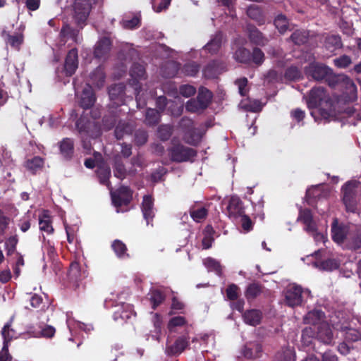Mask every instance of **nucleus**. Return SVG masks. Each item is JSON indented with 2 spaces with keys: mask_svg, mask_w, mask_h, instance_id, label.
Returning <instances> with one entry per match:
<instances>
[{
  "mask_svg": "<svg viewBox=\"0 0 361 361\" xmlns=\"http://www.w3.org/2000/svg\"><path fill=\"white\" fill-rule=\"evenodd\" d=\"M141 211L147 225L153 226V219L155 216L154 199L151 195H145L142 197Z\"/></svg>",
  "mask_w": 361,
  "mask_h": 361,
  "instance_id": "obj_10",
  "label": "nucleus"
},
{
  "mask_svg": "<svg viewBox=\"0 0 361 361\" xmlns=\"http://www.w3.org/2000/svg\"><path fill=\"white\" fill-rule=\"evenodd\" d=\"M345 247L348 250L361 252V230H358L354 235H350L345 243Z\"/></svg>",
  "mask_w": 361,
  "mask_h": 361,
  "instance_id": "obj_33",
  "label": "nucleus"
},
{
  "mask_svg": "<svg viewBox=\"0 0 361 361\" xmlns=\"http://www.w3.org/2000/svg\"><path fill=\"white\" fill-rule=\"evenodd\" d=\"M331 238L338 245H343L347 243L350 234V227L347 224L341 222L337 218H334L331 223Z\"/></svg>",
  "mask_w": 361,
  "mask_h": 361,
  "instance_id": "obj_6",
  "label": "nucleus"
},
{
  "mask_svg": "<svg viewBox=\"0 0 361 361\" xmlns=\"http://www.w3.org/2000/svg\"><path fill=\"white\" fill-rule=\"evenodd\" d=\"M59 154L61 158L70 161L73 159L75 154V144L73 138L64 137L58 142Z\"/></svg>",
  "mask_w": 361,
  "mask_h": 361,
  "instance_id": "obj_14",
  "label": "nucleus"
},
{
  "mask_svg": "<svg viewBox=\"0 0 361 361\" xmlns=\"http://www.w3.org/2000/svg\"><path fill=\"white\" fill-rule=\"evenodd\" d=\"M264 54L258 47H255L251 53V62L257 66H261L264 61Z\"/></svg>",
  "mask_w": 361,
  "mask_h": 361,
  "instance_id": "obj_59",
  "label": "nucleus"
},
{
  "mask_svg": "<svg viewBox=\"0 0 361 361\" xmlns=\"http://www.w3.org/2000/svg\"><path fill=\"white\" fill-rule=\"evenodd\" d=\"M167 173V169L164 166H159L150 175V180L157 183L162 180L163 176Z\"/></svg>",
  "mask_w": 361,
  "mask_h": 361,
  "instance_id": "obj_63",
  "label": "nucleus"
},
{
  "mask_svg": "<svg viewBox=\"0 0 361 361\" xmlns=\"http://www.w3.org/2000/svg\"><path fill=\"white\" fill-rule=\"evenodd\" d=\"M2 37L5 39L7 45H9L12 49L19 51L20 47L24 42V35L23 32H16L11 35L6 31H3Z\"/></svg>",
  "mask_w": 361,
  "mask_h": 361,
  "instance_id": "obj_24",
  "label": "nucleus"
},
{
  "mask_svg": "<svg viewBox=\"0 0 361 361\" xmlns=\"http://www.w3.org/2000/svg\"><path fill=\"white\" fill-rule=\"evenodd\" d=\"M242 316L245 324L252 326H256L261 323L263 314L259 310L251 309L245 311Z\"/></svg>",
  "mask_w": 361,
  "mask_h": 361,
  "instance_id": "obj_26",
  "label": "nucleus"
},
{
  "mask_svg": "<svg viewBox=\"0 0 361 361\" xmlns=\"http://www.w3.org/2000/svg\"><path fill=\"white\" fill-rule=\"evenodd\" d=\"M309 38V32L305 30H296L290 36V40L296 45L305 44Z\"/></svg>",
  "mask_w": 361,
  "mask_h": 361,
  "instance_id": "obj_41",
  "label": "nucleus"
},
{
  "mask_svg": "<svg viewBox=\"0 0 361 361\" xmlns=\"http://www.w3.org/2000/svg\"><path fill=\"white\" fill-rule=\"evenodd\" d=\"M325 318V313L322 310L315 309L312 311H309L304 316L303 322L305 324L318 326L320 324L326 322V321H324Z\"/></svg>",
  "mask_w": 361,
  "mask_h": 361,
  "instance_id": "obj_22",
  "label": "nucleus"
},
{
  "mask_svg": "<svg viewBox=\"0 0 361 361\" xmlns=\"http://www.w3.org/2000/svg\"><path fill=\"white\" fill-rule=\"evenodd\" d=\"M302 302V288L293 284L287 288L285 291V303L288 307L299 306Z\"/></svg>",
  "mask_w": 361,
  "mask_h": 361,
  "instance_id": "obj_9",
  "label": "nucleus"
},
{
  "mask_svg": "<svg viewBox=\"0 0 361 361\" xmlns=\"http://www.w3.org/2000/svg\"><path fill=\"white\" fill-rule=\"evenodd\" d=\"M342 202L345 205V211L348 213H357V195L356 185L352 181L345 183L341 188Z\"/></svg>",
  "mask_w": 361,
  "mask_h": 361,
  "instance_id": "obj_4",
  "label": "nucleus"
},
{
  "mask_svg": "<svg viewBox=\"0 0 361 361\" xmlns=\"http://www.w3.org/2000/svg\"><path fill=\"white\" fill-rule=\"evenodd\" d=\"M246 13L247 16L255 20L258 25H262L265 23V16L259 6L251 5L247 8Z\"/></svg>",
  "mask_w": 361,
  "mask_h": 361,
  "instance_id": "obj_32",
  "label": "nucleus"
},
{
  "mask_svg": "<svg viewBox=\"0 0 361 361\" xmlns=\"http://www.w3.org/2000/svg\"><path fill=\"white\" fill-rule=\"evenodd\" d=\"M96 102L95 94L90 87L83 89L79 100V106L83 109H90Z\"/></svg>",
  "mask_w": 361,
  "mask_h": 361,
  "instance_id": "obj_23",
  "label": "nucleus"
},
{
  "mask_svg": "<svg viewBox=\"0 0 361 361\" xmlns=\"http://www.w3.org/2000/svg\"><path fill=\"white\" fill-rule=\"evenodd\" d=\"M262 351V345L258 343H254L250 344V346L246 345L245 347L243 354L246 358L255 359L260 356Z\"/></svg>",
  "mask_w": 361,
  "mask_h": 361,
  "instance_id": "obj_38",
  "label": "nucleus"
},
{
  "mask_svg": "<svg viewBox=\"0 0 361 361\" xmlns=\"http://www.w3.org/2000/svg\"><path fill=\"white\" fill-rule=\"evenodd\" d=\"M338 330L343 334L346 342H356L361 340V332L357 329L350 327L347 324H342Z\"/></svg>",
  "mask_w": 361,
  "mask_h": 361,
  "instance_id": "obj_25",
  "label": "nucleus"
},
{
  "mask_svg": "<svg viewBox=\"0 0 361 361\" xmlns=\"http://www.w3.org/2000/svg\"><path fill=\"white\" fill-rule=\"evenodd\" d=\"M222 34L217 32L203 47V49L213 55L216 54L220 50L222 45Z\"/></svg>",
  "mask_w": 361,
  "mask_h": 361,
  "instance_id": "obj_27",
  "label": "nucleus"
},
{
  "mask_svg": "<svg viewBox=\"0 0 361 361\" xmlns=\"http://www.w3.org/2000/svg\"><path fill=\"white\" fill-rule=\"evenodd\" d=\"M226 69L225 63L219 59H214L207 63L202 69L203 76L207 79L217 78Z\"/></svg>",
  "mask_w": 361,
  "mask_h": 361,
  "instance_id": "obj_12",
  "label": "nucleus"
},
{
  "mask_svg": "<svg viewBox=\"0 0 361 361\" xmlns=\"http://www.w3.org/2000/svg\"><path fill=\"white\" fill-rule=\"evenodd\" d=\"M190 344V337L188 334L178 336L172 345H168L166 353L170 355H178L182 353Z\"/></svg>",
  "mask_w": 361,
  "mask_h": 361,
  "instance_id": "obj_15",
  "label": "nucleus"
},
{
  "mask_svg": "<svg viewBox=\"0 0 361 361\" xmlns=\"http://www.w3.org/2000/svg\"><path fill=\"white\" fill-rule=\"evenodd\" d=\"M161 120V113L155 109H148L145 114V123L148 126H157Z\"/></svg>",
  "mask_w": 361,
  "mask_h": 361,
  "instance_id": "obj_37",
  "label": "nucleus"
},
{
  "mask_svg": "<svg viewBox=\"0 0 361 361\" xmlns=\"http://www.w3.org/2000/svg\"><path fill=\"white\" fill-rule=\"evenodd\" d=\"M39 229L42 231L46 232L47 234H51L54 233V230L49 216L44 214L42 218H39Z\"/></svg>",
  "mask_w": 361,
  "mask_h": 361,
  "instance_id": "obj_51",
  "label": "nucleus"
},
{
  "mask_svg": "<svg viewBox=\"0 0 361 361\" xmlns=\"http://www.w3.org/2000/svg\"><path fill=\"white\" fill-rule=\"evenodd\" d=\"M133 190L128 186L121 185L114 191H111L113 204L119 208L128 206L133 200Z\"/></svg>",
  "mask_w": 361,
  "mask_h": 361,
  "instance_id": "obj_7",
  "label": "nucleus"
},
{
  "mask_svg": "<svg viewBox=\"0 0 361 361\" xmlns=\"http://www.w3.org/2000/svg\"><path fill=\"white\" fill-rule=\"evenodd\" d=\"M324 46L331 51L341 49L343 46L341 37L336 35H329L325 38Z\"/></svg>",
  "mask_w": 361,
  "mask_h": 361,
  "instance_id": "obj_35",
  "label": "nucleus"
},
{
  "mask_svg": "<svg viewBox=\"0 0 361 361\" xmlns=\"http://www.w3.org/2000/svg\"><path fill=\"white\" fill-rule=\"evenodd\" d=\"M274 24L281 34H284L288 30V20L283 14H279L274 18Z\"/></svg>",
  "mask_w": 361,
  "mask_h": 361,
  "instance_id": "obj_47",
  "label": "nucleus"
},
{
  "mask_svg": "<svg viewBox=\"0 0 361 361\" xmlns=\"http://www.w3.org/2000/svg\"><path fill=\"white\" fill-rule=\"evenodd\" d=\"M240 217L243 231L246 233L251 231L253 229V223L250 216L244 214Z\"/></svg>",
  "mask_w": 361,
  "mask_h": 361,
  "instance_id": "obj_64",
  "label": "nucleus"
},
{
  "mask_svg": "<svg viewBox=\"0 0 361 361\" xmlns=\"http://www.w3.org/2000/svg\"><path fill=\"white\" fill-rule=\"evenodd\" d=\"M134 130V126L128 121H120L116 126L114 134L117 140H121L125 135H130Z\"/></svg>",
  "mask_w": 361,
  "mask_h": 361,
  "instance_id": "obj_29",
  "label": "nucleus"
},
{
  "mask_svg": "<svg viewBox=\"0 0 361 361\" xmlns=\"http://www.w3.org/2000/svg\"><path fill=\"white\" fill-rule=\"evenodd\" d=\"M185 109L190 113H197L206 109L196 98L189 99L186 103Z\"/></svg>",
  "mask_w": 361,
  "mask_h": 361,
  "instance_id": "obj_53",
  "label": "nucleus"
},
{
  "mask_svg": "<svg viewBox=\"0 0 361 361\" xmlns=\"http://www.w3.org/2000/svg\"><path fill=\"white\" fill-rule=\"evenodd\" d=\"M226 210L228 217L232 219H237L245 212L244 204L237 195L231 197Z\"/></svg>",
  "mask_w": 361,
  "mask_h": 361,
  "instance_id": "obj_13",
  "label": "nucleus"
},
{
  "mask_svg": "<svg viewBox=\"0 0 361 361\" xmlns=\"http://www.w3.org/2000/svg\"><path fill=\"white\" fill-rule=\"evenodd\" d=\"M200 68V65L192 61L185 63L182 68V72L187 76L194 77L198 73Z\"/></svg>",
  "mask_w": 361,
  "mask_h": 361,
  "instance_id": "obj_52",
  "label": "nucleus"
},
{
  "mask_svg": "<svg viewBox=\"0 0 361 361\" xmlns=\"http://www.w3.org/2000/svg\"><path fill=\"white\" fill-rule=\"evenodd\" d=\"M111 176V171L109 168H102L97 171V177L101 184L106 185L111 189V183L109 178Z\"/></svg>",
  "mask_w": 361,
  "mask_h": 361,
  "instance_id": "obj_50",
  "label": "nucleus"
},
{
  "mask_svg": "<svg viewBox=\"0 0 361 361\" xmlns=\"http://www.w3.org/2000/svg\"><path fill=\"white\" fill-rule=\"evenodd\" d=\"M114 174L120 180H123L127 176V171L125 165L121 159H116L114 164Z\"/></svg>",
  "mask_w": 361,
  "mask_h": 361,
  "instance_id": "obj_48",
  "label": "nucleus"
},
{
  "mask_svg": "<svg viewBox=\"0 0 361 361\" xmlns=\"http://www.w3.org/2000/svg\"><path fill=\"white\" fill-rule=\"evenodd\" d=\"M240 293V288L235 283L229 284L226 289L228 300L235 301L238 299Z\"/></svg>",
  "mask_w": 361,
  "mask_h": 361,
  "instance_id": "obj_54",
  "label": "nucleus"
},
{
  "mask_svg": "<svg viewBox=\"0 0 361 361\" xmlns=\"http://www.w3.org/2000/svg\"><path fill=\"white\" fill-rule=\"evenodd\" d=\"M247 31L251 43L255 45L264 46L268 42L267 38L254 25L247 24Z\"/></svg>",
  "mask_w": 361,
  "mask_h": 361,
  "instance_id": "obj_21",
  "label": "nucleus"
},
{
  "mask_svg": "<svg viewBox=\"0 0 361 361\" xmlns=\"http://www.w3.org/2000/svg\"><path fill=\"white\" fill-rule=\"evenodd\" d=\"M78 67V49L73 48L71 49L66 57L65 63L63 66V71L66 76L71 77L76 71Z\"/></svg>",
  "mask_w": 361,
  "mask_h": 361,
  "instance_id": "obj_17",
  "label": "nucleus"
},
{
  "mask_svg": "<svg viewBox=\"0 0 361 361\" xmlns=\"http://www.w3.org/2000/svg\"><path fill=\"white\" fill-rule=\"evenodd\" d=\"M68 276L71 280L78 281L87 276L85 270H81L80 265L78 262L71 263L68 270Z\"/></svg>",
  "mask_w": 361,
  "mask_h": 361,
  "instance_id": "obj_31",
  "label": "nucleus"
},
{
  "mask_svg": "<svg viewBox=\"0 0 361 361\" xmlns=\"http://www.w3.org/2000/svg\"><path fill=\"white\" fill-rule=\"evenodd\" d=\"M105 78L104 68L101 66L97 67L90 75V82L97 88L104 86Z\"/></svg>",
  "mask_w": 361,
  "mask_h": 361,
  "instance_id": "obj_30",
  "label": "nucleus"
},
{
  "mask_svg": "<svg viewBox=\"0 0 361 361\" xmlns=\"http://www.w3.org/2000/svg\"><path fill=\"white\" fill-rule=\"evenodd\" d=\"M305 73L308 78H311L317 82H324L330 87L334 88L340 82H344L346 85H350V89L353 92H356V85L349 77L344 74L335 73L331 68L324 63L317 61L311 62L305 68Z\"/></svg>",
  "mask_w": 361,
  "mask_h": 361,
  "instance_id": "obj_1",
  "label": "nucleus"
},
{
  "mask_svg": "<svg viewBox=\"0 0 361 361\" xmlns=\"http://www.w3.org/2000/svg\"><path fill=\"white\" fill-rule=\"evenodd\" d=\"M130 75L132 78V85L135 86L136 99H137L142 89V86L138 81L146 78L145 67L140 63H133L130 70Z\"/></svg>",
  "mask_w": 361,
  "mask_h": 361,
  "instance_id": "obj_11",
  "label": "nucleus"
},
{
  "mask_svg": "<svg viewBox=\"0 0 361 361\" xmlns=\"http://www.w3.org/2000/svg\"><path fill=\"white\" fill-rule=\"evenodd\" d=\"M317 266L324 271H333L338 269V265L334 259H327L326 260L319 262Z\"/></svg>",
  "mask_w": 361,
  "mask_h": 361,
  "instance_id": "obj_57",
  "label": "nucleus"
},
{
  "mask_svg": "<svg viewBox=\"0 0 361 361\" xmlns=\"http://www.w3.org/2000/svg\"><path fill=\"white\" fill-rule=\"evenodd\" d=\"M112 46V41L108 37L100 38L96 43L94 49V56L96 59H104L108 57Z\"/></svg>",
  "mask_w": 361,
  "mask_h": 361,
  "instance_id": "obj_18",
  "label": "nucleus"
},
{
  "mask_svg": "<svg viewBox=\"0 0 361 361\" xmlns=\"http://www.w3.org/2000/svg\"><path fill=\"white\" fill-rule=\"evenodd\" d=\"M111 247L118 257H123L125 255H128L126 254L127 247L120 240H115L111 244Z\"/></svg>",
  "mask_w": 361,
  "mask_h": 361,
  "instance_id": "obj_55",
  "label": "nucleus"
},
{
  "mask_svg": "<svg viewBox=\"0 0 361 361\" xmlns=\"http://www.w3.org/2000/svg\"><path fill=\"white\" fill-rule=\"evenodd\" d=\"M148 140V133L145 130L138 129L135 133L134 142L137 146L144 145Z\"/></svg>",
  "mask_w": 361,
  "mask_h": 361,
  "instance_id": "obj_58",
  "label": "nucleus"
},
{
  "mask_svg": "<svg viewBox=\"0 0 361 361\" xmlns=\"http://www.w3.org/2000/svg\"><path fill=\"white\" fill-rule=\"evenodd\" d=\"M75 128L81 139L85 137L96 138L101 134L99 126L91 120L85 112L76 121Z\"/></svg>",
  "mask_w": 361,
  "mask_h": 361,
  "instance_id": "obj_3",
  "label": "nucleus"
},
{
  "mask_svg": "<svg viewBox=\"0 0 361 361\" xmlns=\"http://www.w3.org/2000/svg\"><path fill=\"white\" fill-rule=\"evenodd\" d=\"M91 4L90 0H77L74 4V18L78 25H83L90 14Z\"/></svg>",
  "mask_w": 361,
  "mask_h": 361,
  "instance_id": "obj_8",
  "label": "nucleus"
},
{
  "mask_svg": "<svg viewBox=\"0 0 361 361\" xmlns=\"http://www.w3.org/2000/svg\"><path fill=\"white\" fill-rule=\"evenodd\" d=\"M187 324L186 319L182 316H176L170 319L168 323V329L170 331H173V329L177 326H183Z\"/></svg>",
  "mask_w": 361,
  "mask_h": 361,
  "instance_id": "obj_61",
  "label": "nucleus"
},
{
  "mask_svg": "<svg viewBox=\"0 0 361 361\" xmlns=\"http://www.w3.org/2000/svg\"><path fill=\"white\" fill-rule=\"evenodd\" d=\"M264 288V286L259 282L250 283L245 290V296L247 301H252L256 299L262 293Z\"/></svg>",
  "mask_w": 361,
  "mask_h": 361,
  "instance_id": "obj_28",
  "label": "nucleus"
},
{
  "mask_svg": "<svg viewBox=\"0 0 361 361\" xmlns=\"http://www.w3.org/2000/svg\"><path fill=\"white\" fill-rule=\"evenodd\" d=\"M165 299L166 295L161 290L154 289L151 290L149 300L153 310H156L158 306L164 302Z\"/></svg>",
  "mask_w": 361,
  "mask_h": 361,
  "instance_id": "obj_45",
  "label": "nucleus"
},
{
  "mask_svg": "<svg viewBox=\"0 0 361 361\" xmlns=\"http://www.w3.org/2000/svg\"><path fill=\"white\" fill-rule=\"evenodd\" d=\"M316 338L325 345L334 344V333L328 322H323L317 326Z\"/></svg>",
  "mask_w": 361,
  "mask_h": 361,
  "instance_id": "obj_16",
  "label": "nucleus"
},
{
  "mask_svg": "<svg viewBox=\"0 0 361 361\" xmlns=\"http://www.w3.org/2000/svg\"><path fill=\"white\" fill-rule=\"evenodd\" d=\"M178 69V63L175 62H169L166 63L161 68V74L164 78H171L177 75Z\"/></svg>",
  "mask_w": 361,
  "mask_h": 361,
  "instance_id": "obj_46",
  "label": "nucleus"
},
{
  "mask_svg": "<svg viewBox=\"0 0 361 361\" xmlns=\"http://www.w3.org/2000/svg\"><path fill=\"white\" fill-rule=\"evenodd\" d=\"M189 214L190 217L197 223L202 222L208 215V209L204 207H196L193 206L190 208Z\"/></svg>",
  "mask_w": 361,
  "mask_h": 361,
  "instance_id": "obj_39",
  "label": "nucleus"
},
{
  "mask_svg": "<svg viewBox=\"0 0 361 361\" xmlns=\"http://www.w3.org/2000/svg\"><path fill=\"white\" fill-rule=\"evenodd\" d=\"M110 99L116 105L121 106L125 102L126 86L123 83L114 84L109 88Z\"/></svg>",
  "mask_w": 361,
  "mask_h": 361,
  "instance_id": "obj_19",
  "label": "nucleus"
},
{
  "mask_svg": "<svg viewBox=\"0 0 361 361\" xmlns=\"http://www.w3.org/2000/svg\"><path fill=\"white\" fill-rule=\"evenodd\" d=\"M234 59L241 63L250 64L251 63V52L245 47H239L233 54Z\"/></svg>",
  "mask_w": 361,
  "mask_h": 361,
  "instance_id": "obj_36",
  "label": "nucleus"
},
{
  "mask_svg": "<svg viewBox=\"0 0 361 361\" xmlns=\"http://www.w3.org/2000/svg\"><path fill=\"white\" fill-rule=\"evenodd\" d=\"M184 133L185 141L191 145L197 144L202 138L201 134L198 132L197 128L192 127L186 130Z\"/></svg>",
  "mask_w": 361,
  "mask_h": 361,
  "instance_id": "obj_40",
  "label": "nucleus"
},
{
  "mask_svg": "<svg viewBox=\"0 0 361 361\" xmlns=\"http://www.w3.org/2000/svg\"><path fill=\"white\" fill-rule=\"evenodd\" d=\"M25 166L32 174H35L39 169H42L44 159L39 156H35L30 159H27Z\"/></svg>",
  "mask_w": 361,
  "mask_h": 361,
  "instance_id": "obj_42",
  "label": "nucleus"
},
{
  "mask_svg": "<svg viewBox=\"0 0 361 361\" xmlns=\"http://www.w3.org/2000/svg\"><path fill=\"white\" fill-rule=\"evenodd\" d=\"M18 242V239L17 235L11 236L6 240L5 249L6 250L7 255H11L15 252Z\"/></svg>",
  "mask_w": 361,
  "mask_h": 361,
  "instance_id": "obj_60",
  "label": "nucleus"
},
{
  "mask_svg": "<svg viewBox=\"0 0 361 361\" xmlns=\"http://www.w3.org/2000/svg\"><path fill=\"white\" fill-rule=\"evenodd\" d=\"M204 264L210 271H214L219 276L221 275V265L216 259L211 257H208L205 259Z\"/></svg>",
  "mask_w": 361,
  "mask_h": 361,
  "instance_id": "obj_56",
  "label": "nucleus"
},
{
  "mask_svg": "<svg viewBox=\"0 0 361 361\" xmlns=\"http://www.w3.org/2000/svg\"><path fill=\"white\" fill-rule=\"evenodd\" d=\"M212 92L206 87H201L196 99L205 109L208 107L212 99Z\"/></svg>",
  "mask_w": 361,
  "mask_h": 361,
  "instance_id": "obj_44",
  "label": "nucleus"
},
{
  "mask_svg": "<svg viewBox=\"0 0 361 361\" xmlns=\"http://www.w3.org/2000/svg\"><path fill=\"white\" fill-rule=\"evenodd\" d=\"M173 133V127L171 125H161L157 129L158 137L162 141L170 139Z\"/></svg>",
  "mask_w": 361,
  "mask_h": 361,
  "instance_id": "obj_49",
  "label": "nucleus"
},
{
  "mask_svg": "<svg viewBox=\"0 0 361 361\" xmlns=\"http://www.w3.org/2000/svg\"><path fill=\"white\" fill-rule=\"evenodd\" d=\"M118 117V116L115 110L109 111L105 114L102 118V124L105 130L112 129L116 123Z\"/></svg>",
  "mask_w": 361,
  "mask_h": 361,
  "instance_id": "obj_43",
  "label": "nucleus"
},
{
  "mask_svg": "<svg viewBox=\"0 0 361 361\" xmlns=\"http://www.w3.org/2000/svg\"><path fill=\"white\" fill-rule=\"evenodd\" d=\"M309 109H315L323 104L326 106H331V99L324 87H314L309 92L307 100Z\"/></svg>",
  "mask_w": 361,
  "mask_h": 361,
  "instance_id": "obj_5",
  "label": "nucleus"
},
{
  "mask_svg": "<svg viewBox=\"0 0 361 361\" xmlns=\"http://www.w3.org/2000/svg\"><path fill=\"white\" fill-rule=\"evenodd\" d=\"M298 220L304 224L305 229L307 232L312 233V234L317 232V226L313 219L312 211L310 209H301L299 212Z\"/></svg>",
  "mask_w": 361,
  "mask_h": 361,
  "instance_id": "obj_20",
  "label": "nucleus"
},
{
  "mask_svg": "<svg viewBox=\"0 0 361 361\" xmlns=\"http://www.w3.org/2000/svg\"><path fill=\"white\" fill-rule=\"evenodd\" d=\"M284 78L288 81H298L301 80L303 78L301 68L294 65L288 66L285 70Z\"/></svg>",
  "mask_w": 361,
  "mask_h": 361,
  "instance_id": "obj_34",
  "label": "nucleus"
},
{
  "mask_svg": "<svg viewBox=\"0 0 361 361\" xmlns=\"http://www.w3.org/2000/svg\"><path fill=\"white\" fill-rule=\"evenodd\" d=\"M172 145L168 148V153L170 159L173 162L182 163L192 161L197 156V151L191 147L185 146L181 143H175L174 140L171 141Z\"/></svg>",
  "mask_w": 361,
  "mask_h": 361,
  "instance_id": "obj_2",
  "label": "nucleus"
},
{
  "mask_svg": "<svg viewBox=\"0 0 361 361\" xmlns=\"http://www.w3.org/2000/svg\"><path fill=\"white\" fill-rule=\"evenodd\" d=\"M351 63V58L345 54H343L334 60V66L339 68H345L348 67Z\"/></svg>",
  "mask_w": 361,
  "mask_h": 361,
  "instance_id": "obj_62",
  "label": "nucleus"
}]
</instances>
